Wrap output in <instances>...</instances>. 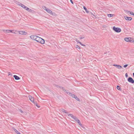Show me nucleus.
<instances>
[{
  "label": "nucleus",
  "mask_w": 134,
  "mask_h": 134,
  "mask_svg": "<svg viewBox=\"0 0 134 134\" xmlns=\"http://www.w3.org/2000/svg\"><path fill=\"white\" fill-rule=\"evenodd\" d=\"M35 41L37 42L40 43L42 44H43L44 43L45 40L43 39L40 37L38 36H37Z\"/></svg>",
  "instance_id": "obj_1"
},
{
  "label": "nucleus",
  "mask_w": 134,
  "mask_h": 134,
  "mask_svg": "<svg viewBox=\"0 0 134 134\" xmlns=\"http://www.w3.org/2000/svg\"><path fill=\"white\" fill-rule=\"evenodd\" d=\"M113 30L117 32H119L121 31V29L119 28L116 27L115 26L113 27Z\"/></svg>",
  "instance_id": "obj_2"
},
{
  "label": "nucleus",
  "mask_w": 134,
  "mask_h": 134,
  "mask_svg": "<svg viewBox=\"0 0 134 134\" xmlns=\"http://www.w3.org/2000/svg\"><path fill=\"white\" fill-rule=\"evenodd\" d=\"M73 119H74L76 122H77L80 125H82V124L81 123L80 120L78 119L77 117L75 116Z\"/></svg>",
  "instance_id": "obj_3"
},
{
  "label": "nucleus",
  "mask_w": 134,
  "mask_h": 134,
  "mask_svg": "<svg viewBox=\"0 0 134 134\" xmlns=\"http://www.w3.org/2000/svg\"><path fill=\"white\" fill-rule=\"evenodd\" d=\"M29 98L32 102H33L34 104H35V102H34V99L33 97L31 96H29Z\"/></svg>",
  "instance_id": "obj_4"
},
{
  "label": "nucleus",
  "mask_w": 134,
  "mask_h": 134,
  "mask_svg": "<svg viewBox=\"0 0 134 134\" xmlns=\"http://www.w3.org/2000/svg\"><path fill=\"white\" fill-rule=\"evenodd\" d=\"M128 81L129 82L132 83H134V80L131 77H130L128 79Z\"/></svg>",
  "instance_id": "obj_5"
},
{
  "label": "nucleus",
  "mask_w": 134,
  "mask_h": 134,
  "mask_svg": "<svg viewBox=\"0 0 134 134\" xmlns=\"http://www.w3.org/2000/svg\"><path fill=\"white\" fill-rule=\"evenodd\" d=\"M19 34L21 35H26L27 34V33L25 31H18Z\"/></svg>",
  "instance_id": "obj_6"
},
{
  "label": "nucleus",
  "mask_w": 134,
  "mask_h": 134,
  "mask_svg": "<svg viewBox=\"0 0 134 134\" xmlns=\"http://www.w3.org/2000/svg\"><path fill=\"white\" fill-rule=\"evenodd\" d=\"M124 18L125 20L128 21H130L132 19V18L131 17H128L126 16H124Z\"/></svg>",
  "instance_id": "obj_7"
},
{
  "label": "nucleus",
  "mask_w": 134,
  "mask_h": 134,
  "mask_svg": "<svg viewBox=\"0 0 134 134\" xmlns=\"http://www.w3.org/2000/svg\"><path fill=\"white\" fill-rule=\"evenodd\" d=\"M37 36H36L35 35H32L30 37V38L34 40H36V39L35 38H36Z\"/></svg>",
  "instance_id": "obj_8"
},
{
  "label": "nucleus",
  "mask_w": 134,
  "mask_h": 134,
  "mask_svg": "<svg viewBox=\"0 0 134 134\" xmlns=\"http://www.w3.org/2000/svg\"><path fill=\"white\" fill-rule=\"evenodd\" d=\"M48 13H49L51 15H53L52 12L48 8L47 9V10H46Z\"/></svg>",
  "instance_id": "obj_9"
},
{
  "label": "nucleus",
  "mask_w": 134,
  "mask_h": 134,
  "mask_svg": "<svg viewBox=\"0 0 134 134\" xmlns=\"http://www.w3.org/2000/svg\"><path fill=\"white\" fill-rule=\"evenodd\" d=\"M3 31L4 32H5L7 33H10L11 32H12V30H3Z\"/></svg>",
  "instance_id": "obj_10"
},
{
  "label": "nucleus",
  "mask_w": 134,
  "mask_h": 134,
  "mask_svg": "<svg viewBox=\"0 0 134 134\" xmlns=\"http://www.w3.org/2000/svg\"><path fill=\"white\" fill-rule=\"evenodd\" d=\"M113 66L116 67V68L119 69H121L122 68V67L121 66L119 65L114 64L113 65Z\"/></svg>",
  "instance_id": "obj_11"
},
{
  "label": "nucleus",
  "mask_w": 134,
  "mask_h": 134,
  "mask_svg": "<svg viewBox=\"0 0 134 134\" xmlns=\"http://www.w3.org/2000/svg\"><path fill=\"white\" fill-rule=\"evenodd\" d=\"M15 79L16 80H18L20 79V78L16 75H14L13 76Z\"/></svg>",
  "instance_id": "obj_12"
},
{
  "label": "nucleus",
  "mask_w": 134,
  "mask_h": 134,
  "mask_svg": "<svg viewBox=\"0 0 134 134\" xmlns=\"http://www.w3.org/2000/svg\"><path fill=\"white\" fill-rule=\"evenodd\" d=\"M130 39L129 38L126 37L124 39L125 40L126 42H130Z\"/></svg>",
  "instance_id": "obj_13"
},
{
  "label": "nucleus",
  "mask_w": 134,
  "mask_h": 134,
  "mask_svg": "<svg viewBox=\"0 0 134 134\" xmlns=\"http://www.w3.org/2000/svg\"><path fill=\"white\" fill-rule=\"evenodd\" d=\"M67 93L68 94H69L70 96H71L73 98L74 97V96H75L74 94L68 92V93Z\"/></svg>",
  "instance_id": "obj_14"
},
{
  "label": "nucleus",
  "mask_w": 134,
  "mask_h": 134,
  "mask_svg": "<svg viewBox=\"0 0 134 134\" xmlns=\"http://www.w3.org/2000/svg\"><path fill=\"white\" fill-rule=\"evenodd\" d=\"M68 116H70L73 119L74 117L75 116H74L72 114H68Z\"/></svg>",
  "instance_id": "obj_15"
},
{
  "label": "nucleus",
  "mask_w": 134,
  "mask_h": 134,
  "mask_svg": "<svg viewBox=\"0 0 134 134\" xmlns=\"http://www.w3.org/2000/svg\"><path fill=\"white\" fill-rule=\"evenodd\" d=\"M13 130L17 134H18L20 132H19L18 130H17L15 128L13 129Z\"/></svg>",
  "instance_id": "obj_16"
},
{
  "label": "nucleus",
  "mask_w": 134,
  "mask_h": 134,
  "mask_svg": "<svg viewBox=\"0 0 134 134\" xmlns=\"http://www.w3.org/2000/svg\"><path fill=\"white\" fill-rule=\"evenodd\" d=\"M107 15L109 17H111L113 16L114 14H108Z\"/></svg>",
  "instance_id": "obj_17"
},
{
  "label": "nucleus",
  "mask_w": 134,
  "mask_h": 134,
  "mask_svg": "<svg viewBox=\"0 0 134 134\" xmlns=\"http://www.w3.org/2000/svg\"><path fill=\"white\" fill-rule=\"evenodd\" d=\"M61 111L65 113H68L65 110L63 109H62Z\"/></svg>",
  "instance_id": "obj_18"
},
{
  "label": "nucleus",
  "mask_w": 134,
  "mask_h": 134,
  "mask_svg": "<svg viewBox=\"0 0 134 134\" xmlns=\"http://www.w3.org/2000/svg\"><path fill=\"white\" fill-rule=\"evenodd\" d=\"M83 8H84V9L85 10L86 12V13H88V12H89L87 10V9L86 7L85 6H84Z\"/></svg>",
  "instance_id": "obj_19"
},
{
  "label": "nucleus",
  "mask_w": 134,
  "mask_h": 134,
  "mask_svg": "<svg viewBox=\"0 0 134 134\" xmlns=\"http://www.w3.org/2000/svg\"><path fill=\"white\" fill-rule=\"evenodd\" d=\"M42 8L43 9L45 10H47V9L48 8L44 6H43L42 7Z\"/></svg>",
  "instance_id": "obj_20"
},
{
  "label": "nucleus",
  "mask_w": 134,
  "mask_h": 134,
  "mask_svg": "<svg viewBox=\"0 0 134 134\" xmlns=\"http://www.w3.org/2000/svg\"><path fill=\"white\" fill-rule=\"evenodd\" d=\"M24 8L27 10L29 9V8L25 6V7H24Z\"/></svg>",
  "instance_id": "obj_21"
},
{
  "label": "nucleus",
  "mask_w": 134,
  "mask_h": 134,
  "mask_svg": "<svg viewBox=\"0 0 134 134\" xmlns=\"http://www.w3.org/2000/svg\"><path fill=\"white\" fill-rule=\"evenodd\" d=\"M117 88L118 90H121V88H120V87L119 86H117Z\"/></svg>",
  "instance_id": "obj_22"
},
{
  "label": "nucleus",
  "mask_w": 134,
  "mask_h": 134,
  "mask_svg": "<svg viewBox=\"0 0 134 134\" xmlns=\"http://www.w3.org/2000/svg\"><path fill=\"white\" fill-rule=\"evenodd\" d=\"M76 48L79 49H80V47L79 46H78V45H76Z\"/></svg>",
  "instance_id": "obj_23"
},
{
  "label": "nucleus",
  "mask_w": 134,
  "mask_h": 134,
  "mask_svg": "<svg viewBox=\"0 0 134 134\" xmlns=\"http://www.w3.org/2000/svg\"><path fill=\"white\" fill-rule=\"evenodd\" d=\"M76 41L77 42L79 43H81V42H80L77 39H76Z\"/></svg>",
  "instance_id": "obj_24"
},
{
  "label": "nucleus",
  "mask_w": 134,
  "mask_h": 134,
  "mask_svg": "<svg viewBox=\"0 0 134 134\" xmlns=\"http://www.w3.org/2000/svg\"><path fill=\"white\" fill-rule=\"evenodd\" d=\"M27 10L29 12H32V10H31V9H30L29 8V9L28 10Z\"/></svg>",
  "instance_id": "obj_25"
},
{
  "label": "nucleus",
  "mask_w": 134,
  "mask_h": 134,
  "mask_svg": "<svg viewBox=\"0 0 134 134\" xmlns=\"http://www.w3.org/2000/svg\"><path fill=\"white\" fill-rule=\"evenodd\" d=\"M35 104H34L36 106L38 107V108H40V107L39 106H38L37 104V103H36V102H35Z\"/></svg>",
  "instance_id": "obj_26"
},
{
  "label": "nucleus",
  "mask_w": 134,
  "mask_h": 134,
  "mask_svg": "<svg viewBox=\"0 0 134 134\" xmlns=\"http://www.w3.org/2000/svg\"><path fill=\"white\" fill-rule=\"evenodd\" d=\"M130 14L134 16V13L132 12H130Z\"/></svg>",
  "instance_id": "obj_27"
},
{
  "label": "nucleus",
  "mask_w": 134,
  "mask_h": 134,
  "mask_svg": "<svg viewBox=\"0 0 134 134\" xmlns=\"http://www.w3.org/2000/svg\"><path fill=\"white\" fill-rule=\"evenodd\" d=\"M75 99L77 100L78 101H80V99H79L78 98V97H76V98Z\"/></svg>",
  "instance_id": "obj_28"
},
{
  "label": "nucleus",
  "mask_w": 134,
  "mask_h": 134,
  "mask_svg": "<svg viewBox=\"0 0 134 134\" xmlns=\"http://www.w3.org/2000/svg\"><path fill=\"white\" fill-rule=\"evenodd\" d=\"M21 7L22 5L23 4L19 3V4H18Z\"/></svg>",
  "instance_id": "obj_29"
},
{
  "label": "nucleus",
  "mask_w": 134,
  "mask_h": 134,
  "mask_svg": "<svg viewBox=\"0 0 134 134\" xmlns=\"http://www.w3.org/2000/svg\"><path fill=\"white\" fill-rule=\"evenodd\" d=\"M127 66H128L127 64L125 65L124 66V68H125V67H126Z\"/></svg>",
  "instance_id": "obj_30"
},
{
  "label": "nucleus",
  "mask_w": 134,
  "mask_h": 134,
  "mask_svg": "<svg viewBox=\"0 0 134 134\" xmlns=\"http://www.w3.org/2000/svg\"><path fill=\"white\" fill-rule=\"evenodd\" d=\"M25 6L23 5V4H22V5L21 6V7H23V8H24V7H25Z\"/></svg>",
  "instance_id": "obj_31"
},
{
  "label": "nucleus",
  "mask_w": 134,
  "mask_h": 134,
  "mask_svg": "<svg viewBox=\"0 0 134 134\" xmlns=\"http://www.w3.org/2000/svg\"><path fill=\"white\" fill-rule=\"evenodd\" d=\"M80 44L82 46H85V45L83 44H82V43H81V42L80 43Z\"/></svg>",
  "instance_id": "obj_32"
},
{
  "label": "nucleus",
  "mask_w": 134,
  "mask_h": 134,
  "mask_svg": "<svg viewBox=\"0 0 134 134\" xmlns=\"http://www.w3.org/2000/svg\"><path fill=\"white\" fill-rule=\"evenodd\" d=\"M128 76V75L127 73H126L125 74V76L126 77H127Z\"/></svg>",
  "instance_id": "obj_33"
},
{
  "label": "nucleus",
  "mask_w": 134,
  "mask_h": 134,
  "mask_svg": "<svg viewBox=\"0 0 134 134\" xmlns=\"http://www.w3.org/2000/svg\"><path fill=\"white\" fill-rule=\"evenodd\" d=\"M70 1L72 4H73V2L72 0H70Z\"/></svg>",
  "instance_id": "obj_34"
},
{
  "label": "nucleus",
  "mask_w": 134,
  "mask_h": 134,
  "mask_svg": "<svg viewBox=\"0 0 134 134\" xmlns=\"http://www.w3.org/2000/svg\"><path fill=\"white\" fill-rule=\"evenodd\" d=\"M12 33H14V34H15V32H14V30H12Z\"/></svg>",
  "instance_id": "obj_35"
},
{
  "label": "nucleus",
  "mask_w": 134,
  "mask_h": 134,
  "mask_svg": "<svg viewBox=\"0 0 134 134\" xmlns=\"http://www.w3.org/2000/svg\"><path fill=\"white\" fill-rule=\"evenodd\" d=\"M84 38V37H80V39H82V38Z\"/></svg>",
  "instance_id": "obj_36"
},
{
  "label": "nucleus",
  "mask_w": 134,
  "mask_h": 134,
  "mask_svg": "<svg viewBox=\"0 0 134 134\" xmlns=\"http://www.w3.org/2000/svg\"><path fill=\"white\" fill-rule=\"evenodd\" d=\"M76 97H77V96H75H75H74V97L73 98H74L75 99L76 98Z\"/></svg>",
  "instance_id": "obj_37"
},
{
  "label": "nucleus",
  "mask_w": 134,
  "mask_h": 134,
  "mask_svg": "<svg viewBox=\"0 0 134 134\" xmlns=\"http://www.w3.org/2000/svg\"><path fill=\"white\" fill-rule=\"evenodd\" d=\"M8 74H9V75H12L11 73H10V72H9Z\"/></svg>",
  "instance_id": "obj_38"
},
{
  "label": "nucleus",
  "mask_w": 134,
  "mask_h": 134,
  "mask_svg": "<svg viewBox=\"0 0 134 134\" xmlns=\"http://www.w3.org/2000/svg\"><path fill=\"white\" fill-rule=\"evenodd\" d=\"M133 42L134 43V39H133Z\"/></svg>",
  "instance_id": "obj_39"
},
{
  "label": "nucleus",
  "mask_w": 134,
  "mask_h": 134,
  "mask_svg": "<svg viewBox=\"0 0 134 134\" xmlns=\"http://www.w3.org/2000/svg\"><path fill=\"white\" fill-rule=\"evenodd\" d=\"M63 88V90L64 91H65V90L64 89H63V88Z\"/></svg>",
  "instance_id": "obj_40"
},
{
  "label": "nucleus",
  "mask_w": 134,
  "mask_h": 134,
  "mask_svg": "<svg viewBox=\"0 0 134 134\" xmlns=\"http://www.w3.org/2000/svg\"><path fill=\"white\" fill-rule=\"evenodd\" d=\"M20 112H21V113H22V112H23V111H22V110H20Z\"/></svg>",
  "instance_id": "obj_41"
},
{
  "label": "nucleus",
  "mask_w": 134,
  "mask_h": 134,
  "mask_svg": "<svg viewBox=\"0 0 134 134\" xmlns=\"http://www.w3.org/2000/svg\"><path fill=\"white\" fill-rule=\"evenodd\" d=\"M20 134V132H19V134Z\"/></svg>",
  "instance_id": "obj_42"
}]
</instances>
